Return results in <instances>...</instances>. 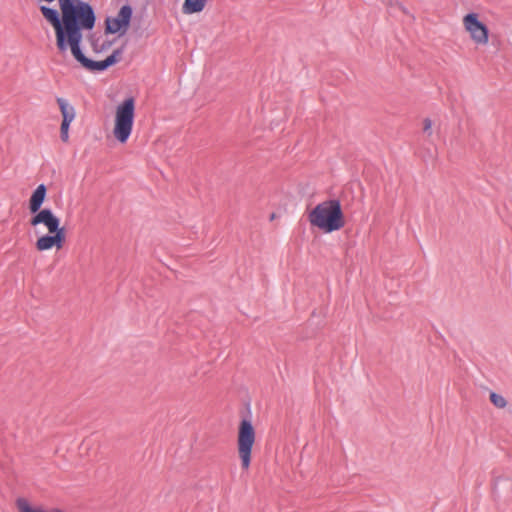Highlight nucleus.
<instances>
[{"mask_svg": "<svg viewBox=\"0 0 512 512\" xmlns=\"http://www.w3.org/2000/svg\"><path fill=\"white\" fill-rule=\"evenodd\" d=\"M45 20L53 27L58 52L65 54L68 49L81 45L84 30H92L96 23L93 7L82 0H65L60 11L40 6Z\"/></svg>", "mask_w": 512, "mask_h": 512, "instance_id": "1", "label": "nucleus"}, {"mask_svg": "<svg viewBox=\"0 0 512 512\" xmlns=\"http://www.w3.org/2000/svg\"><path fill=\"white\" fill-rule=\"evenodd\" d=\"M312 226L325 233L338 231L345 226V218L338 199H329L317 204L308 214Z\"/></svg>", "mask_w": 512, "mask_h": 512, "instance_id": "2", "label": "nucleus"}, {"mask_svg": "<svg viewBox=\"0 0 512 512\" xmlns=\"http://www.w3.org/2000/svg\"><path fill=\"white\" fill-rule=\"evenodd\" d=\"M39 224H43L49 234L37 239L36 249L38 251L50 250L53 247L61 249L65 243L66 235L65 229L60 227V219L50 209L45 208L30 219L31 226L35 227Z\"/></svg>", "mask_w": 512, "mask_h": 512, "instance_id": "3", "label": "nucleus"}, {"mask_svg": "<svg viewBox=\"0 0 512 512\" xmlns=\"http://www.w3.org/2000/svg\"><path fill=\"white\" fill-rule=\"evenodd\" d=\"M135 112V100L126 98L117 106L115 114L114 136L120 143H125L132 132Z\"/></svg>", "mask_w": 512, "mask_h": 512, "instance_id": "4", "label": "nucleus"}, {"mask_svg": "<svg viewBox=\"0 0 512 512\" xmlns=\"http://www.w3.org/2000/svg\"><path fill=\"white\" fill-rule=\"evenodd\" d=\"M255 429L248 419H242L238 428L237 448L241 467L248 470L251 463L252 447L255 443Z\"/></svg>", "mask_w": 512, "mask_h": 512, "instance_id": "5", "label": "nucleus"}, {"mask_svg": "<svg viewBox=\"0 0 512 512\" xmlns=\"http://www.w3.org/2000/svg\"><path fill=\"white\" fill-rule=\"evenodd\" d=\"M132 8L130 5H124L120 8L116 17H107L105 19V34H115L120 32L125 34L132 18Z\"/></svg>", "mask_w": 512, "mask_h": 512, "instance_id": "6", "label": "nucleus"}, {"mask_svg": "<svg viewBox=\"0 0 512 512\" xmlns=\"http://www.w3.org/2000/svg\"><path fill=\"white\" fill-rule=\"evenodd\" d=\"M463 24L475 43L481 45L488 43V28L478 20L477 14H467L463 19Z\"/></svg>", "mask_w": 512, "mask_h": 512, "instance_id": "7", "label": "nucleus"}, {"mask_svg": "<svg viewBox=\"0 0 512 512\" xmlns=\"http://www.w3.org/2000/svg\"><path fill=\"white\" fill-rule=\"evenodd\" d=\"M73 57L88 71H104L107 69L104 60L94 61L87 58L81 49V45L70 48Z\"/></svg>", "mask_w": 512, "mask_h": 512, "instance_id": "8", "label": "nucleus"}, {"mask_svg": "<svg viewBox=\"0 0 512 512\" xmlns=\"http://www.w3.org/2000/svg\"><path fill=\"white\" fill-rule=\"evenodd\" d=\"M47 188L44 184H40L32 193L29 200V209L33 214H37L42 211L40 208L45 200Z\"/></svg>", "mask_w": 512, "mask_h": 512, "instance_id": "9", "label": "nucleus"}, {"mask_svg": "<svg viewBox=\"0 0 512 512\" xmlns=\"http://www.w3.org/2000/svg\"><path fill=\"white\" fill-rule=\"evenodd\" d=\"M56 101L62 115V123L71 124L76 116L74 107L69 105L64 98L58 97Z\"/></svg>", "mask_w": 512, "mask_h": 512, "instance_id": "10", "label": "nucleus"}, {"mask_svg": "<svg viewBox=\"0 0 512 512\" xmlns=\"http://www.w3.org/2000/svg\"><path fill=\"white\" fill-rule=\"evenodd\" d=\"M207 0H185L182 10L185 14H194L201 12L205 5Z\"/></svg>", "mask_w": 512, "mask_h": 512, "instance_id": "11", "label": "nucleus"}, {"mask_svg": "<svg viewBox=\"0 0 512 512\" xmlns=\"http://www.w3.org/2000/svg\"><path fill=\"white\" fill-rule=\"evenodd\" d=\"M490 401L497 408H504L507 405L506 399L495 392L490 393Z\"/></svg>", "mask_w": 512, "mask_h": 512, "instance_id": "12", "label": "nucleus"}, {"mask_svg": "<svg viewBox=\"0 0 512 512\" xmlns=\"http://www.w3.org/2000/svg\"><path fill=\"white\" fill-rule=\"evenodd\" d=\"M69 126L70 124L61 123L60 127V138L63 142H68L69 140Z\"/></svg>", "mask_w": 512, "mask_h": 512, "instance_id": "13", "label": "nucleus"}, {"mask_svg": "<svg viewBox=\"0 0 512 512\" xmlns=\"http://www.w3.org/2000/svg\"><path fill=\"white\" fill-rule=\"evenodd\" d=\"M431 128H432V121H431V119L425 118L423 120V131L430 136L431 133H432Z\"/></svg>", "mask_w": 512, "mask_h": 512, "instance_id": "14", "label": "nucleus"}, {"mask_svg": "<svg viewBox=\"0 0 512 512\" xmlns=\"http://www.w3.org/2000/svg\"><path fill=\"white\" fill-rule=\"evenodd\" d=\"M123 52H124V48L123 47L115 49L112 52V56H114V58L116 59V62H119L121 60Z\"/></svg>", "mask_w": 512, "mask_h": 512, "instance_id": "15", "label": "nucleus"}, {"mask_svg": "<svg viewBox=\"0 0 512 512\" xmlns=\"http://www.w3.org/2000/svg\"><path fill=\"white\" fill-rule=\"evenodd\" d=\"M104 63H105V65H106L107 69H108L110 66H112V65L116 64L117 62H116V59L114 58V56H112V54H111L110 56H108V57L104 60Z\"/></svg>", "mask_w": 512, "mask_h": 512, "instance_id": "16", "label": "nucleus"}, {"mask_svg": "<svg viewBox=\"0 0 512 512\" xmlns=\"http://www.w3.org/2000/svg\"><path fill=\"white\" fill-rule=\"evenodd\" d=\"M112 45V42L111 41H104L101 45H100V52H103L107 49H109Z\"/></svg>", "mask_w": 512, "mask_h": 512, "instance_id": "17", "label": "nucleus"}, {"mask_svg": "<svg viewBox=\"0 0 512 512\" xmlns=\"http://www.w3.org/2000/svg\"><path fill=\"white\" fill-rule=\"evenodd\" d=\"M91 46L95 53H100V45H98L97 41H92Z\"/></svg>", "mask_w": 512, "mask_h": 512, "instance_id": "18", "label": "nucleus"}]
</instances>
